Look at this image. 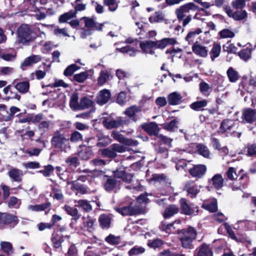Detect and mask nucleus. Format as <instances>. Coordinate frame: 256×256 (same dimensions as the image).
Wrapping results in <instances>:
<instances>
[{
	"label": "nucleus",
	"instance_id": "1",
	"mask_svg": "<svg viewBox=\"0 0 256 256\" xmlns=\"http://www.w3.org/2000/svg\"><path fill=\"white\" fill-rule=\"evenodd\" d=\"M178 232L180 234V239L182 248L186 249L192 248V242L196 236L195 229L192 226H189L188 228L181 230H178Z\"/></svg>",
	"mask_w": 256,
	"mask_h": 256
},
{
	"label": "nucleus",
	"instance_id": "2",
	"mask_svg": "<svg viewBox=\"0 0 256 256\" xmlns=\"http://www.w3.org/2000/svg\"><path fill=\"white\" fill-rule=\"evenodd\" d=\"M18 41L23 44L35 38L33 28L26 24H22L17 30Z\"/></svg>",
	"mask_w": 256,
	"mask_h": 256
},
{
	"label": "nucleus",
	"instance_id": "3",
	"mask_svg": "<svg viewBox=\"0 0 256 256\" xmlns=\"http://www.w3.org/2000/svg\"><path fill=\"white\" fill-rule=\"evenodd\" d=\"M102 123L106 128L110 130L120 127L124 124H127L128 122L124 118L118 117L114 118L112 116H108L103 117Z\"/></svg>",
	"mask_w": 256,
	"mask_h": 256
},
{
	"label": "nucleus",
	"instance_id": "4",
	"mask_svg": "<svg viewBox=\"0 0 256 256\" xmlns=\"http://www.w3.org/2000/svg\"><path fill=\"white\" fill-rule=\"evenodd\" d=\"M198 10H204V8H200L194 2H188L176 8L175 13L178 20L180 21L184 18L185 13H188L191 12H195Z\"/></svg>",
	"mask_w": 256,
	"mask_h": 256
},
{
	"label": "nucleus",
	"instance_id": "5",
	"mask_svg": "<svg viewBox=\"0 0 256 256\" xmlns=\"http://www.w3.org/2000/svg\"><path fill=\"white\" fill-rule=\"evenodd\" d=\"M114 209L123 216L136 215L142 212V210L138 206H135L133 207L132 203L127 206L120 208L115 207Z\"/></svg>",
	"mask_w": 256,
	"mask_h": 256
},
{
	"label": "nucleus",
	"instance_id": "6",
	"mask_svg": "<svg viewBox=\"0 0 256 256\" xmlns=\"http://www.w3.org/2000/svg\"><path fill=\"white\" fill-rule=\"evenodd\" d=\"M68 140L59 131H56L52 138L51 143L52 146L56 148L62 150L66 146Z\"/></svg>",
	"mask_w": 256,
	"mask_h": 256
},
{
	"label": "nucleus",
	"instance_id": "7",
	"mask_svg": "<svg viewBox=\"0 0 256 256\" xmlns=\"http://www.w3.org/2000/svg\"><path fill=\"white\" fill-rule=\"evenodd\" d=\"M180 204L182 212L184 214L188 216H196L198 214V206H194L192 204H188L186 198H181L180 200Z\"/></svg>",
	"mask_w": 256,
	"mask_h": 256
},
{
	"label": "nucleus",
	"instance_id": "8",
	"mask_svg": "<svg viewBox=\"0 0 256 256\" xmlns=\"http://www.w3.org/2000/svg\"><path fill=\"white\" fill-rule=\"evenodd\" d=\"M19 220L16 216L8 213L0 214V224H9L12 227L15 226Z\"/></svg>",
	"mask_w": 256,
	"mask_h": 256
},
{
	"label": "nucleus",
	"instance_id": "9",
	"mask_svg": "<svg viewBox=\"0 0 256 256\" xmlns=\"http://www.w3.org/2000/svg\"><path fill=\"white\" fill-rule=\"evenodd\" d=\"M242 118L244 122L252 124L256 126V110L247 108L242 111Z\"/></svg>",
	"mask_w": 256,
	"mask_h": 256
},
{
	"label": "nucleus",
	"instance_id": "10",
	"mask_svg": "<svg viewBox=\"0 0 256 256\" xmlns=\"http://www.w3.org/2000/svg\"><path fill=\"white\" fill-rule=\"evenodd\" d=\"M184 190L186 191L188 194L192 198H195L200 191V186L195 184L192 181L187 182L184 187Z\"/></svg>",
	"mask_w": 256,
	"mask_h": 256
},
{
	"label": "nucleus",
	"instance_id": "11",
	"mask_svg": "<svg viewBox=\"0 0 256 256\" xmlns=\"http://www.w3.org/2000/svg\"><path fill=\"white\" fill-rule=\"evenodd\" d=\"M193 52L202 58H206L208 55V49L207 48L198 42L194 44L192 48Z\"/></svg>",
	"mask_w": 256,
	"mask_h": 256
},
{
	"label": "nucleus",
	"instance_id": "12",
	"mask_svg": "<svg viewBox=\"0 0 256 256\" xmlns=\"http://www.w3.org/2000/svg\"><path fill=\"white\" fill-rule=\"evenodd\" d=\"M206 170V168L204 164L196 165L189 170V172L192 176L200 178L204 175Z\"/></svg>",
	"mask_w": 256,
	"mask_h": 256
},
{
	"label": "nucleus",
	"instance_id": "13",
	"mask_svg": "<svg viewBox=\"0 0 256 256\" xmlns=\"http://www.w3.org/2000/svg\"><path fill=\"white\" fill-rule=\"evenodd\" d=\"M235 126L236 123L233 120L228 119L224 120L220 124L218 132L224 133L225 132H230Z\"/></svg>",
	"mask_w": 256,
	"mask_h": 256
},
{
	"label": "nucleus",
	"instance_id": "14",
	"mask_svg": "<svg viewBox=\"0 0 256 256\" xmlns=\"http://www.w3.org/2000/svg\"><path fill=\"white\" fill-rule=\"evenodd\" d=\"M8 174L12 182H20L22 181L24 174L20 170L12 168L8 172Z\"/></svg>",
	"mask_w": 256,
	"mask_h": 256
},
{
	"label": "nucleus",
	"instance_id": "15",
	"mask_svg": "<svg viewBox=\"0 0 256 256\" xmlns=\"http://www.w3.org/2000/svg\"><path fill=\"white\" fill-rule=\"evenodd\" d=\"M156 44V48L164 49L166 46L169 45H174L176 42V40L175 38H164L160 40L154 42Z\"/></svg>",
	"mask_w": 256,
	"mask_h": 256
},
{
	"label": "nucleus",
	"instance_id": "16",
	"mask_svg": "<svg viewBox=\"0 0 256 256\" xmlns=\"http://www.w3.org/2000/svg\"><path fill=\"white\" fill-rule=\"evenodd\" d=\"M110 96L111 94L108 90H102L99 92L96 98V102L98 104L102 105L109 100Z\"/></svg>",
	"mask_w": 256,
	"mask_h": 256
},
{
	"label": "nucleus",
	"instance_id": "17",
	"mask_svg": "<svg viewBox=\"0 0 256 256\" xmlns=\"http://www.w3.org/2000/svg\"><path fill=\"white\" fill-rule=\"evenodd\" d=\"M84 20L85 26L88 28H92L98 30H102V24L96 23L92 18L88 17H83L81 18Z\"/></svg>",
	"mask_w": 256,
	"mask_h": 256
},
{
	"label": "nucleus",
	"instance_id": "18",
	"mask_svg": "<svg viewBox=\"0 0 256 256\" xmlns=\"http://www.w3.org/2000/svg\"><path fill=\"white\" fill-rule=\"evenodd\" d=\"M196 254L194 256H213V252L209 245L202 244L196 250Z\"/></svg>",
	"mask_w": 256,
	"mask_h": 256
},
{
	"label": "nucleus",
	"instance_id": "19",
	"mask_svg": "<svg viewBox=\"0 0 256 256\" xmlns=\"http://www.w3.org/2000/svg\"><path fill=\"white\" fill-rule=\"evenodd\" d=\"M42 57L39 55H32L26 58L24 62L21 64L22 68L24 69V66H31L33 64L40 62Z\"/></svg>",
	"mask_w": 256,
	"mask_h": 256
},
{
	"label": "nucleus",
	"instance_id": "20",
	"mask_svg": "<svg viewBox=\"0 0 256 256\" xmlns=\"http://www.w3.org/2000/svg\"><path fill=\"white\" fill-rule=\"evenodd\" d=\"M155 42L151 40H146L140 42V46L143 52L146 54H154L152 48H156Z\"/></svg>",
	"mask_w": 256,
	"mask_h": 256
},
{
	"label": "nucleus",
	"instance_id": "21",
	"mask_svg": "<svg viewBox=\"0 0 256 256\" xmlns=\"http://www.w3.org/2000/svg\"><path fill=\"white\" fill-rule=\"evenodd\" d=\"M142 128L150 135H157L159 131L158 124L154 122L144 124Z\"/></svg>",
	"mask_w": 256,
	"mask_h": 256
},
{
	"label": "nucleus",
	"instance_id": "22",
	"mask_svg": "<svg viewBox=\"0 0 256 256\" xmlns=\"http://www.w3.org/2000/svg\"><path fill=\"white\" fill-rule=\"evenodd\" d=\"M182 96L176 92H174L170 94L168 96V102L170 105H178L182 102Z\"/></svg>",
	"mask_w": 256,
	"mask_h": 256
},
{
	"label": "nucleus",
	"instance_id": "23",
	"mask_svg": "<svg viewBox=\"0 0 256 256\" xmlns=\"http://www.w3.org/2000/svg\"><path fill=\"white\" fill-rule=\"evenodd\" d=\"M100 226L104 229H108L110 226L111 218L106 214H102L98 218Z\"/></svg>",
	"mask_w": 256,
	"mask_h": 256
},
{
	"label": "nucleus",
	"instance_id": "24",
	"mask_svg": "<svg viewBox=\"0 0 256 256\" xmlns=\"http://www.w3.org/2000/svg\"><path fill=\"white\" fill-rule=\"evenodd\" d=\"M75 206L81 208L84 211L90 212L92 210V206L87 200H74Z\"/></svg>",
	"mask_w": 256,
	"mask_h": 256
},
{
	"label": "nucleus",
	"instance_id": "25",
	"mask_svg": "<svg viewBox=\"0 0 256 256\" xmlns=\"http://www.w3.org/2000/svg\"><path fill=\"white\" fill-rule=\"evenodd\" d=\"M204 209L208 210L211 212H216L218 210L216 200L212 199L210 202H205L202 206Z\"/></svg>",
	"mask_w": 256,
	"mask_h": 256
},
{
	"label": "nucleus",
	"instance_id": "26",
	"mask_svg": "<svg viewBox=\"0 0 256 256\" xmlns=\"http://www.w3.org/2000/svg\"><path fill=\"white\" fill-rule=\"evenodd\" d=\"M221 52V46L218 43H214L212 50L210 52V58L214 62L216 58L218 57Z\"/></svg>",
	"mask_w": 256,
	"mask_h": 256
},
{
	"label": "nucleus",
	"instance_id": "27",
	"mask_svg": "<svg viewBox=\"0 0 256 256\" xmlns=\"http://www.w3.org/2000/svg\"><path fill=\"white\" fill-rule=\"evenodd\" d=\"M0 250L6 254L8 256L10 255L14 252L12 244L8 242H0Z\"/></svg>",
	"mask_w": 256,
	"mask_h": 256
},
{
	"label": "nucleus",
	"instance_id": "28",
	"mask_svg": "<svg viewBox=\"0 0 256 256\" xmlns=\"http://www.w3.org/2000/svg\"><path fill=\"white\" fill-rule=\"evenodd\" d=\"M114 177L122 178L123 181L129 182L131 181L132 176L131 174L126 173L123 170H116L114 172Z\"/></svg>",
	"mask_w": 256,
	"mask_h": 256
},
{
	"label": "nucleus",
	"instance_id": "29",
	"mask_svg": "<svg viewBox=\"0 0 256 256\" xmlns=\"http://www.w3.org/2000/svg\"><path fill=\"white\" fill-rule=\"evenodd\" d=\"M104 4L108 7L109 11L111 12H116L120 2L119 0H103Z\"/></svg>",
	"mask_w": 256,
	"mask_h": 256
},
{
	"label": "nucleus",
	"instance_id": "30",
	"mask_svg": "<svg viewBox=\"0 0 256 256\" xmlns=\"http://www.w3.org/2000/svg\"><path fill=\"white\" fill-rule=\"evenodd\" d=\"M212 186L216 189H220L223 186L224 179L220 174H215L211 180Z\"/></svg>",
	"mask_w": 256,
	"mask_h": 256
},
{
	"label": "nucleus",
	"instance_id": "31",
	"mask_svg": "<svg viewBox=\"0 0 256 256\" xmlns=\"http://www.w3.org/2000/svg\"><path fill=\"white\" fill-rule=\"evenodd\" d=\"M178 212V208L176 206L170 205L166 208L163 216L164 218H168L177 214Z\"/></svg>",
	"mask_w": 256,
	"mask_h": 256
},
{
	"label": "nucleus",
	"instance_id": "32",
	"mask_svg": "<svg viewBox=\"0 0 256 256\" xmlns=\"http://www.w3.org/2000/svg\"><path fill=\"white\" fill-rule=\"evenodd\" d=\"M76 16V12H74L73 10H71L60 15L58 18V22L60 23H65L70 19Z\"/></svg>",
	"mask_w": 256,
	"mask_h": 256
},
{
	"label": "nucleus",
	"instance_id": "33",
	"mask_svg": "<svg viewBox=\"0 0 256 256\" xmlns=\"http://www.w3.org/2000/svg\"><path fill=\"white\" fill-rule=\"evenodd\" d=\"M94 102L90 98L84 96L81 98L80 102L79 110L88 108L93 106Z\"/></svg>",
	"mask_w": 256,
	"mask_h": 256
},
{
	"label": "nucleus",
	"instance_id": "34",
	"mask_svg": "<svg viewBox=\"0 0 256 256\" xmlns=\"http://www.w3.org/2000/svg\"><path fill=\"white\" fill-rule=\"evenodd\" d=\"M252 51L251 48L247 47L238 52V55L242 60L246 62L251 58Z\"/></svg>",
	"mask_w": 256,
	"mask_h": 256
},
{
	"label": "nucleus",
	"instance_id": "35",
	"mask_svg": "<svg viewBox=\"0 0 256 256\" xmlns=\"http://www.w3.org/2000/svg\"><path fill=\"white\" fill-rule=\"evenodd\" d=\"M198 152L206 158H209L210 155V152L207 146L202 144H198L196 146Z\"/></svg>",
	"mask_w": 256,
	"mask_h": 256
},
{
	"label": "nucleus",
	"instance_id": "36",
	"mask_svg": "<svg viewBox=\"0 0 256 256\" xmlns=\"http://www.w3.org/2000/svg\"><path fill=\"white\" fill-rule=\"evenodd\" d=\"M148 20L150 23L160 22L164 20V14L162 12H156Z\"/></svg>",
	"mask_w": 256,
	"mask_h": 256
},
{
	"label": "nucleus",
	"instance_id": "37",
	"mask_svg": "<svg viewBox=\"0 0 256 256\" xmlns=\"http://www.w3.org/2000/svg\"><path fill=\"white\" fill-rule=\"evenodd\" d=\"M116 50L122 53H128L130 56H134L138 52L134 48L127 46L122 48H116Z\"/></svg>",
	"mask_w": 256,
	"mask_h": 256
},
{
	"label": "nucleus",
	"instance_id": "38",
	"mask_svg": "<svg viewBox=\"0 0 256 256\" xmlns=\"http://www.w3.org/2000/svg\"><path fill=\"white\" fill-rule=\"evenodd\" d=\"M15 88L20 92L24 94L28 92L30 84L28 81L20 82L15 86Z\"/></svg>",
	"mask_w": 256,
	"mask_h": 256
},
{
	"label": "nucleus",
	"instance_id": "39",
	"mask_svg": "<svg viewBox=\"0 0 256 256\" xmlns=\"http://www.w3.org/2000/svg\"><path fill=\"white\" fill-rule=\"evenodd\" d=\"M207 104L208 101L206 100H204L192 102L190 105V107L194 110L198 111L202 110V108L206 106Z\"/></svg>",
	"mask_w": 256,
	"mask_h": 256
},
{
	"label": "nucleus",
	"instance_id": "40",
	"mask_svg": "<svg viewBox=\"0 0 256 256\" xmlns=\"http://www.w3.org/2000/svg\"><path fill=\"white\" fill-rule=\"evenodd\" d=\"M78 94L74 93L70 98V108L74 110H79L80 102H78Z\"/></svg>",
	"mask_w": 256,
	"mask_h": 256
},
{
	"label": "nucleus",
	"instance_id": "41",
	"mask_svg": "<svg viewBox=\"0 0 256 256\" xmlns=\"http://www.w3.org/2000/svg\"><path fill=\"white\" fill-rule=\"evenodd\" d=\"M64 209L68 214L74 217L75 219L80 218V214L76 208L66 205L64 206Z\"/></svg>",
	"mask_w": 256,
	"mask_h": 256
},
{
	"label": "nucleus",
	"instance_id": "42",
	"mask_svg": "<svg viewBox=\"0 0 256 256\" xmlns=\"http://www.w3.org/2000/svg\"><path fill=\"white\" fill-rule=\"evenodd\" d=\"M110 74L107 70H102L98 78V84L102 85L110 80Z\"/></svg>",
	"mask_w": 256,
	"mask_h": 256
},
{
	"label": "nucleus",
	"instance_id": "43",
	"mask_svg": "<svg viewBox=\"0 0 256 256\" xmlns=\"http://www.w3.org/2000/svg\"><path fill=\"white\" fill-rule=\"evenodd\" d=\"M54 34L58 37H70V36L68 33V29L67 28H60L56 27L53 30Z\"/></svg>",
	"mask_w": 256,
	"mask_h": 256
},
{
	"label": "nucleus",
	"instance_id": "44",
	"mask_svg": "<svg viewBox=\"0 0 256 256\" xmlns=\"http://www.w3.org/2000/svg\"><path fill=\"white\" fill-rule=\"evenodd\" d=\"M166 54H170L171 56L172 60L174 56L180 58L182 56V50L180 48H172L166 50Z\"/></svg>",
	"mask_w": 256,
	"mask_h": 256
},
{
	"label": "nucleus",
	"instance_id": "45",
	"mask_svg": "<svg viewBox=\"0 0 256 256\" xmlns=\"http://www.w3.org/2000/svg\"><path fill=\"white\" fill-rule=\"evenodd\" d=\"M178 120L176 119H174L169 122L164 124L163 128L164 129L168 131L174 132L176 128H178Z\"/></svg>",
	"mask_w": 256,
	"mask_h": 256
},
{
	"label": "nucleus",
	"instance_id": "46",
	"mask_svg": "<svg viewBox=\"0 0 256 256\" xmlns=\"http://www.w3.org/2000/svg\"><path fill=\"white\" fill-rule=\"evenodd\" d=\"M218 34L222 38H232L235 36L234 32L228 28H224L221 30Z\"/></svg>",
	"mask_w": 256,
	"mask_h": 256
},
{
	"label": "nucleus",
	"instance_id": "47",
	"mask_svg": "<svg viewBox=\"0 0 256 256\" xmlns=\"http://www.w3.org/2000/svg\"><path fill=\"white\" fill-rule=\"evenodd\" d=\"M50 205V203L42 204L36 205H29L28 208L32 211L39 212L42 211L47 208Z\"/></svg>",
	"mask_w": 256,
	"mask_h": 256
},
{
	"label": "nucleus",
	"instance_id": "48",
	"mask_svg": "<svg viewBox=\"0 0 256 256\" xmlns=\"http://www.w3.org/2000/svg\"><path fill=\"white\" fill-rule=\"evenodd\" d=\"M98 142L96 143V146L100 147L105 146L110 144L112 140L108 136H102L98 137Z\"/></svg>",
	"mask_w": 256,
	"mask_h": 256
},
{
	"label": "nucleus",
	"instance_id": "49",
	"mask_svg": "<svg viewBox=\"0 0 256 256\" xmlns=\"http://www.w3.org/2000/svg\"><path fill=\"white\" fill-rule=\"evenodd\" d=\"M227 74L230 82H234L238 78V74L232 68H230L227 70Z\"/></svg>",
	"mask_w": 256,
	"mask_h": 256
},
{
	"label": "nucleus",
	"instance_id": "50",
	"mask_svg": "<svg viewBox=\"0 0 256 256\" xmlns=\"http://www.w3.org/2000/svg\"><path fill=\"white\" fill-rule=\"evenodd\" d=\"M145 252V248L142 246H134L128 252L130 256H137L143 254Z\"/></svg>",
	"mask_w": 256,
	"mask_h": 256
},
{
	"label": "nucleus",
	"instance_id": "51",
	"mask_svg": "<svg viewBox=\"0 0 256 256\" xmlns=\"http://www.w3.org/2000/svg\"><path fill=\"white\" fill-rule=\"evenodd\" d=\"M200 92L205 96H208L210 94V87L204 82H201L199 84Z\"/></svg>",
	"mask_w": 256,
	"mask_h": 256
},
{
	"label": "nucleus",
	"instance_id": "52",
	"mask_svg": "<svg viewBox=\"0 0 256 256\" xmlns=\"http://www.w3.org/2000/svg\"><path fill=\"white\" fill-rule=\"evenodd\" d=\"M202 32L200 28H196L194 30L190 32L187 36L186 37V40L188 42L189 44L192 42L194 38L198 34Z\"/></svg>",
	"mask_w": 256,
	"mask_h": 256
},
{
	"label": "nucleus",
	"instance_id": "53",
	"mask_svg": "<svg viewBox=\"0 0 256 256\" xmlns=\"http://www.w3.org/2000/svg\"><path fill=\"white\" fill-rule=\"evenodd\" d=\"M21 204V200L15 196H11L8 202V206L10 208H18Z\"/></svg>",
	"mask_w": 256,
	"mask_h": 256
},
{
	"label": "nucleus",
	"instance_id": "54",
	"mask_svg": "<svg viewBox=\"0 0 256 256\" xmlns=\"http://www.w3.org/2000/svg\"><path fill=\"white\" fill-rule=\"evenodd\" d=\"M246 148L248 156H256V144H248Z\"/></svg>",
	"mask_w": 256,
	"mask_h": 256
},
{
	"label": "nucleus",
	"instance_id": "55",
	"mask_svg": "<svg viewBox=\"0 0 256 256\" xmlns=\"http://www.w3.org/2000/svg\"><path fill=\"white\" fill-rule=\"evenodd\" d=\"M116 186V180L114 179L108 178L104 184V188L106 191L110 192Z\"/></svg>",
	"mask_w": 256,
	"mask_h": 256
},
{
	"label": "nucleus",
	"instance_id": "56",
	"mask_svg": "<svg viewBox=\"0 0 256 256\" xmlns=\"http://www.w3.org/2000/svg\"><path fill=\"white\" fill-rule=\"evenodd\" d=\"M88 74L87 72H84L74 74V79L76 82L81 83L84 82L88 78Z\"/></svg>",
	"mask_w": 256,
	"mask_h": 256
},
{
	"label": "nucleus",
	"instance_id": "57",
	"mask_svg": "<svg viewBox=\"0 0 256 256\" xmlns=\"http://www.w3.org/2000/svg\"><path fill=\"white\" fill-rule=\"evenodd\" d=\"M80 68V67L76 64H72L66 68L64 71V76H72L76 71Z\"/></svg>",
	"mask_w": 256,
	"mask_h": 256
},
{
	"label": "nucleus",
	"instance_id": "58",
	"mask_svg": "<svg viewBox=\"0 0 256 256\" xmlns=\"http://www.w3.org/2000/svg\"><path fill=\"white\" fill-rule=\"evenodd\" d=\"M82 1V0H76L74 2V12H76V15L78 12L83 11L86 8L87 4L79 3Z\"/></svg>",
	"mask_w": 256,
	"mask_h": 256
},
{
	"label": "nucleus",
	"instance_id": "59",
	"mask_svg": "<svg viewBox=\"0 0 256 256\" xmlns=\"http://www.w3.org/2000/svg\"><path fill=\"white\" fill-rule=\"evenodd\" d=\"M102 154L104 157L109 158H114L117 156L115 152L112 148L111 146L107 148L104 149L102 151Z\"/></svg>",
	"mask_w": 256,
	"mask_h": 256
},
{
	"label": "nucleus",
	"instance_id": "60",
	"mask_svg": "<svg viewBox=\"0 0 256 256\" xmlns=\"http://www.w3.org/2000/svg\"><path fill=\"white\" fill-rule=\"evenodd\" d=\"M54 170L52 166L48 164L44 166V169L40 170L38 172L42 174L45 177L50 176Z\"/></svg>",
	"mask_w": 256,
	"mask_h": 256
},
{
	"label": "nucleus",
	"instance_id": "61",
	"mask_svg": "<svg viewBox=\"0 0 256 256\" xmlns=\"http://www.w3.org/2000/svg\"><path fill=\"white\" fill-rule=\"evenodd\" d=\"M140 110L137 106H133L127 108L124 112V114L129 117H132Z\"/></svg>",
	"mask_w": 256,
	"mask_h": 256
},
{
	"label": "nucleus",
	"instance_id": "62",
	"mask_svg": "<svg viewBox=\"0 0 256 256\" xmlns=\"http://www.w3.org/2000/svg\"><path fill=\"white\" fill-rule=\"evenodd\" d=\"M246 16V12L244 10L238 11L232 14V17L236 20L244 19Z\"/></svg>",
	"mask_w": 256,
	"mask_h": 256
},
{
	"label": "nucleus",
	"instance_id": "63",
	"mask_svg": "<svg viewBox=\"0 0 256 256\" xmlns=\"http://www.w3.org/2000/svg\"><path fill=\"white\" fill-rule=\"evenodd\" d=\"M66 162L70 166L76 167L78 164V159L76 156H70L66 160Z\"/></svg>",
	"mask_w": 256,
	"mask_h": 256
},
{
	"label": "nucleus",
	"instance_id": "64",
	"mask_svg": "<svg viewBox=\"0 0 256 256\" xmlns=\"http://www.w3.org/2000/svg\"><path fill=\"white\" fill-rule=\"evenodd\" d=\"M66 256H78V250L75 244H72L69 247Z\"/></svg>",
	"mask_w": 256,
	"mask_h": 256
}]
</instances>
